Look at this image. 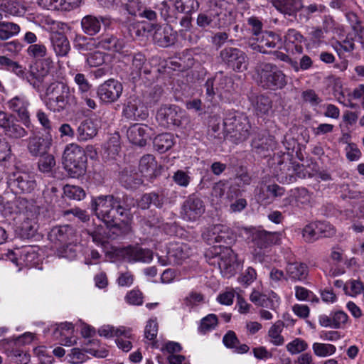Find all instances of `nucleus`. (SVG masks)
<instances>
[{"label":"nucleus","mask_w":364,"mask_h":364,"mask_svg":"<svg viewBox=\"0 0 364 364\" xmlns=\"http://www.w3.org/2000/svg\"><path fill=\"white\" fill-rule=\"evenodd\" d=\"M252 147L258 154L266 156L264 152L275 147V140L272 136L258 134L252 141Z\"/></svg>","instance_id":"29"},{"label":"nucleus","mask_w":364,"mask_h":364,"mask_svg":"<svg viewBox=\"0 0 364 364\" xmlns=\"http://www.w3.org/2000/svg\"><path fill=\"white\" fill-rule=\"evenodd\" d=\"M203 201L197 196H189L183 203L180 212L183 220L188 222L197 221L205 213Z\"/></svg>","instance_id":"13"},{"label":"nucleus","mask_w":364,"mask_h":364,"mask_svg":"<svg viewBox=\"0 0 364 364\" xmlns=\"http://www.w3.org/2000/svg\"><path fill=\"white\" fill-rule=\"evenodd\" d=\"M168 257L174 262L181 263L188 257L187 245L183 243L172 244L168 247Z\"/></svg>","instance_id":"36"},{"label":"nucleus","mask_w":364,"mask_h":364,"mask_svg":"<svg viewBox=\"0 0 364 364\" xmlns=\"http://www.w3.org/2000/svg\"><path fill=\"white\" fill-rule=\"evenodd\" d=\"M38 230L37 223L29 218H26L21 224V231L26 237H32Z\"/></svg>","instance_id":"59"},{"label":"nucleus","mask_w":364,"mask_h":364,"mask_svg":"<svg viewBox=\"0 0 364 364\" xmlns=\"http://www.w3.org/2000/svg\"><path fill=\"white\" fill-rule=\"evenodd\" d=\"M176 33L169 25L159 26L155 30L153 40L160 47H168L174 43Z\"/></svg>","instance_id":"27"},{"label":"nucleus","mask_w":364,"mask_h":364,"mask_svg":"<svg viewBox=\"0 0 364 364\" xmlns=\"http://www.w3.org/2000/svg\"><path fill=\"white\" fill-rule=\"evenodd\" d=\"M203 240L210 245L225 244L228 247L235 241V234L228 226L223 224H215L208 227L203 232Z\"/></svg>","instance_id":"8"},{"label":"nucleus","mask_w":364,"mask_h":364,"mask_svg":"<svg viewBox=\"0 0 364 364\" xmlns=\"http://www.w3.org/2000/svg\"><path fill=\"white\" fill-rule=\"evenodd\" d=\"M122 257L129 262L149 263L153 259L152 252L139 246H128L121 250Z\"/></svg>","instance_id":"21"},{"label":"nucleus","mask_w":364,"mask_h":364,"mask_svg":"<svg viewBox=\"0 0 364 364\" xmlns=\"http://www.w3.org/2000/svg\"><path fill=\"white\" fill-rule=\"evenodd\" d=\"M4 133L8 137L15 139L23 138L27 135L26 130L14 120H11L4 129Z\"/></svg>","instance_id":"47"},{"label":"nucleus","mask_w":364,"mask_h":364,"mask_svg":"<svg viewBox=\"0 0 364 364\" xmlns=\"http://www.w3.org/2000/svg\"><path fill=\"white\" fill-rule=\"evenodd\" d=\"M221 2L219 0H209L208 9L198 14L196 24L198 27L205 28H220L222 25Z\"/></svg>","instance_id":"10"},{"label":"nucleus","mask_w":364,"mask_h":364,"mask_svg":"<svg viewBox=\"0 0 364 364\" xmlns=\"http://www.w3.org/2000/svg\"><path fill=\"white\" fill-rule=\"evenodd\" d=\"M96 46L101 49L119 52L124 48V43L115 36L105 33L97 38Z\"/></svg>","instance_id":"28"},{"label":"nucleus","mask_w":364,"mask_h":364,"mask_svg":"<svg viewBox=\"0 0 364 364\" xmlns=\"http://www.w3.org/2000/svg\"><path fill=\"white\" fill-rule=\"evenodd\" d=\"M122 91V84L118 80L112 78L105 81L98 86L97 95L102 102L111 104L119 99Z\"/></svg>","instance_id":"14"},{"label":"nucleus","mask_w":364,"mask_h":364,"mask_svg":"<svg viewBox=\"0 0 364 364\" xmlns=\"http://www.w3.org/2000/svg\"><path fill=\"white\" fill-rule=\"evenodd\" d=\"M28 55L36 60H41L47 55V48L42 43L30 45L26 50Z\"/></svg>","instance_id":"53"},{"label":"nucleus","mask_w":364,"mask_h":364,"mask_svg":"<svg viewBox=\"0 0 364 364\" xmlns=\"http://www.w3.org/2000/svg\"><path fill=\"white\" fill-rule=\"evenodd\" d=\"M100 121L97 119H86L82 121L77 129V139L80 141H86L97 134Z\"/></svg>","instance_id":"25"},{"label":"nucleus","mask_w":364,"mask_h":364,"mask_svg":"<svg viewBox=\"0 0 364 364\" xmlns=\"http://www.w3.org/2000/svg\"><path fill=\"white\" fill-rule=\"evenodd\" d=\"M98 333L100 336L111 338L114 336H124L127 338L131 336V329L124 326L114 327L110 325H105L98 329Z\"/></svg>","instance_id":"34"},{"label":"nucleus","mask_w":364,"mask_h":364,"mask_svg":"<svg viewBox=\"0 0 364 364\" xmlns=\"http://www.w3.org/2000/svg\"><path fill=\"white\" fill-rule=\"evenodd\" d=\"M272 3L277 10L300 23L307 22L313 14L326 10V6L322 4H312L304 6L301 0H272Z\"/></svg>","instance_id":"3"},{"label":"nucleus","mask_w":364,"mask_h":364,"mask_svg":"<svg viewBox=\"0 0 364 364\" xmlns=\"http://www.w3.org/2000/svg\"><path fill=\"white\" fill-rule=\"evenodd\" d=\"M281 240V235L277 232L256 230L252 235V241L255 247L267 249L272 245H277Z\"/></svg>","instance_id":"22"},{"label":"nucleus","mask_w":364,"mask_h":364,"mask_svg":"<svg viewBox=\"0 0 364 364\" xmlns=\"http://www.w3.org/2000/svg\"><path fill=\"white\" fill-rule=\"evenodd\" d=\"M43 63H45L48 68L47 69H43L41 73H36L33 71L27 73L26 69L17 62H15L11 72L14 73L22 79H26L35 89L39 90L48 73V70L52 65L53 61L50 58H47L43 60Z\"/></svg>","instance_id":"12"},{"label":"nucleus","mask_w":364,"mask_h":364,"mask_svg":"<svg viewBox=\"0 0 364 364\" xmlns=\"http://www.w3.org/2000/svg\"><path fill=\"white\" fill-rule=\"evenodd\" d=\"M29 105L30 103L26 97L22 95L15 96L8 102L9 109L18 115L26 127L30 124Z\"/></svg>","instance_id":"19"},{"label":"nucleus","mask_w":364,"mask_h":364,"mask_svg":"<svg viewBox=\"0 0 364 364\" xmlns=\"http://www.w3.org/2000/svg\"><path fill=\"white\" fill-rule=\"evenodd\" d=\"M156 167L157 163L153 155H144L139 161V170L141 175L145 177L151 178L154 176L155 175Z\"/></svg>","instance_id":"32"},{"label":"nucleus","mask_w":364,"mask_h":364,"mask_svg":"<svg viewBox=\"0 0 364 364\" xmlns=\"http://www.w3.org/2000/svg\"><path fill=\"white\" fill-rule=\"evenodd\" d=\"M95 215L109 226L117 228L125 235L131 231L130 208L124 206L121 200L113 195L100 196L92 200Z\"/></svg>","instance_id":"1"},{"label":"nucleus","mask_w":364,"mask_h":364,"mask_svg":"<svg viewBox=\"0 0 364 364\" xmlns=\"http://www.w3.org/2000/svg\"><path fill=\"white\" fill-rule=\"evenodd\" d=\"M183 116L182 109L175 105H163L158 109L156 120L164 127L179 126Z\"/></svg>","instance_id":"16"},{"label":"nucleus","mask_w":364,"mask_h":364,"mask_svg":"<svg viewBox=\"0 0 364 364\" xmlns=\"http://www.w3.org/2000/svg\"><path fill=\"white\" fill-rule=\"evenodd\" d=\"M170 1L174 6V11L186 14H191L197 11L200 6L198 0H175L174 1Z\"/></svg>","instance_id":"37"},{"label":"nucleus","mask_w":364,"mask_h":364,"mask_svg":"<svg viewBox=\"0 0 364 364\" xmlns=\"http://www.w3.org/2000/svg\"><path fill=\"white\" fill-rule=\"evenodd\" d=\"M316 224L320 237H329L336 232L334 228L328 223L318 221Z\"/></svg>","instance_id":"61"},{"label":"nucleus","mask_w":364,"mask_h":364,"mask_svg":"<svg viewBox=\"0 0 364 364\" xmlns=\"http://www.w3.org/2000/svg\"><path fill=\"white\" fill-rule=\"evenodd\" d=\"M151 129L146 124H134L127 132L128 139L131 143L139 146L146 145L150 138Z\"/></svg>","instance_id":"24"},{"label":"nucleus","mask_w":364,"mask_h":364,"mask_svg":"<svg viewBox=\"0 0 364 364\" xmlns=\"http://www.w3.org/2000/svg\"><path fill=\"white\" fill-rule=\"evenodd\" d=\"M123 114L125 117L132 120H143L149 115L146 107L137 97L129 99L123 109Z\"/></svg>","instance_id":"20"},{"label":"nucleus","mask_w":364,"mask_h":364,"mask_svg":"<svg viewBox=\"0 0 364 364\" xmlns=\"http://www.w3.org/2000/svg\"><path fill=\"white\" fill-rule=\"evenodd\" d=\"M38 165L41 172L50 173L55 166V158L51 154L45 155L39 159Z\"/></svg>","instance_id":"56"},{"label":"nucleus","mask_w":364,"mask_h":364,"mask_svg":"<svg viewBox=\"0 0 364 364\" xmlns=\"http://www.w3.org/2000/svg\"><path fill=\"white\" fill-rule=\"evenodd\" d=\"M56 254L58 257L73 260L77 257V246L73 244L63 245L58 249Z\"/></svg>","instance_id":"57"},{"label":"nucleus","mask_w":364,"mask_h":364,"mask_svg":"<svg viewBox=\"0 0 364 364\" xmlns=\"http://www.w3.org/2000/svg\"><path fill=\"white\" fill-rule=\"evenodd\" d=\"M154 26V24L149 25L146 22L133 23L128 27L129 34L133 39L144 37L151 31L150 28H153Z\"/></svg>","instance_id":"43"},{"label":"nucleus","mask_w":364,"mask_h":364,"mask_svg":"<svg viewBox=\"0 0 364 364\" xmlns=\"http://www.w3.org/2000/svg\"><path fill=\"white\" fill-rule=\"evenodd\" d=\"M286 272L291 280L301 281L307 277L309 269L305 263L294 262L287 264Z\"/></svg>","instance_id":"30"},{"label":"nucleus","mask_w":364,"mask_h":364,"mask_svg":"<svg viewBox=\"0 0 364 364\" xmlns=\"http://www.w3.org/2000/svg\"><path fill=\"white\" fill-rule=\"evenodd\" d=\"M150 73V65L146 62L145 55L141 53L135 54L132 58L130 66L129 77L131 80L135 82L139 80L141 73L148 75Z\"/></svg>","instance_id":"26"},{"label":"nucleus","mask_w":364,"mask_h":364,"mask_svg":"<svg viewBox=\"0 0 364 364\" xmlns=\"http://www.w3.org/2000/svg\"><path fill=\"white\" fill-rule=\"evenodd\" d=\"M287 350L291 355L304 352L309 348L308 343L301 338H296L286 346Z\"/></svg>","instance_id":"50"},{"label":"nucleus","mask_w":364,"mask_h":364,"mask_svg":"<svg viewBox=\"0 0 364 364\" xmlns=\"http://www.w3.org/2000/svg\"><path fill=\"white\" fill-rule=\"evenodd\" d=\"M254 109L258 116L267 114L272 109L271 100L264 95L257 96L254 102Z\"/></svg>","instance_id":"44"},{"label":"nucleus","mask_w":364,"mask_h":364,"mask_svg":"<svg viewBox=\"0 0 364 364\" xmlns=\"http://www.w3.org/2000/svg\"><path fill=\"white\" fill-rule=\"evenodd\" d=\"M222 61L235 71L241 72L247 68L245 53L236 48L227 47L220 51Z\"/></svg>","instance_id":"15"},{"label":"nucleus","mask_w":364,"mask_h":364,"mask_svg":"<svg viewBox=\"0 0 364 364\" xmlns=\"http://www.w3.org/2000/svg\"><path fill=\"white\" fill-rule=\"evenodd\" d=\"M224 126L236 144L245 141L250 134L248 118L241 113H230L224 119Z\"/></svg>","instance_id":"6"},{"label":"nucleus","mask_w":364,"mask_h":364,"mask_svg":"<svg viewBox=\"0 0 364 364\" xmlns=\"http://www.w3.org/2000/svg\"><path fill=\"white\" fill-rule=\"evenodd\" d=\"M311 196L305 188H297L291 191L289 196L284 199L285 205L299 206L310 202Z\"/></svg>","instance_id":"31"},{"label":"nucleus","mask_w":364,"mask_h":364,"mask_svg":"<svg viewBox=\"0 0 364 364\" xmlns=\"http://www.w3.org/2000/svg\"><path fill=\"white\" fill-rule=\"evenodd\" d=\"M348 98L346 100L345 98L344 93L342 92L338 97V100L341 103H343L346 106L354 107V105L351 103V100L362 99V106L364 109V85H359L352 92H348Z\"/></svg>","instance_id":"40"},{"label":"nucleus","mask_w":364,"mask_h":364,"mask_svg":"<svg viewBox=\"0 0 364 364\" xmlns=\"http://www.w3.org/2000/svg\"><path fill=\"white\" fill-rule=\"evenodd\" d=\"M219 254L218 266L223 277L230 278L235 273L237 255L230 247H224Z\"/></svg>","instance_id":"18"},{"label":"nucleus","mask_w":364,"mask_h":364,"mask_svg":"<svg viewBox=\"0 0 364 364\" xmlns=\"http://www.w3.org/2000/svg\"><path fill=\"white\" fill-rule=\"evenodd\" d=\"M303 237L308 242H313L320 237L318 232L316 230V223L305 226L303 230Z\"/></svg>","instance_id":"60"},{"label":"nucleus","mask_w":364,"mask_h":364,"mask_svg":"<svg viewBox=\"0 0 364 364\" xmlns=\"http://www.w3.org/2000/svg\"><path fill=\"white\" fill-rule=\"evenodd\" d=\"M158 323L156 319H149L144 330L145 338L149 341H154L157 336Z\"/></svg>","instance_id":"63"},{"label":"nucleus","mask_w":364,"mask_h":364,"mask_svg":"<svg viewBox=\"0 0 364 364\" xmlns=\"http://www.w3.org/2000/svg\"><path fill=\"white\" fill-rule=\"evenodd\" d=\"M314 353L318 357H327L336 352V346L330 343H314L312 345Z\"/></svg>","instance_id":"49"},{"label":"nucleus","mask_w":364,"mask_h":364,"mask_svg":"<svg viewBox=\"0 0 364 364\" xmlns=\"http://www.w3.org/2000/svg\"><path fill=\"white\" fill-rule=\"evenodd\" d=\"M304 41V37L298 31L290 28L289 29L285 36L284 41L287 43L299 44Z\"/></svg>","instance_id":"62"},{"label":"nucleus","mask_w":364,"mask_h":364,"mask_svg":"<svg viewBox=\"0 0 364 364\" xmlns=\"http://www.w3.org/2000/svg\"><path fill=\"white\" fill-rule=\"evenodd\" d=\"M64 195L73 200H80L85 197V191L80 186L65 185L63 187Z\"/></svg>","instance_id":"51"},{"label":"nucleus","mask_w":364,"mask_h":364,"mask_svg":"<svg viewBox=\"0 0 364 364\" xmlns=\"http://www.w3.org/2000/svg\"><path fill=\"white\" fill-rule=\"evenodd\" d=\"M0 9L15 16H22L26 13V8L15 0H3L0 3Z\"/></svg>","instance_id":"38"},{"label":"nucleus","mask_w":364,"mask_h":364,"mask_svg":"<svg viewBox=\"0 0 364 364\" xmlns=\"http://www.w3.org/2000/svg\"><path fill=\"white\" fill-rule=\"evenodd\" d=\"M33 352L41 364H51L53 361L50 350L43 346L34 348Z\"/></svg>","instance_id":"54"},{"label":"nucleus","mask_w":364,"mask_h":364,"mask_svg":"<svg viewBox=\"0 0 364 364\" xmlns=\"http://www.w3.org/2000/svg\"><path fill=\"white\" fill-rule=\"evenodd\" d=\"M274 175L281 183H291L296 180L297 167L299 164L292 163L289 158L285 157V154L274 155L273 157Z\"/></svg>","instance_id":"9"},{"label":"nucleus","mask_w":364,"mask_h":364,"mask_svg":"<svg viewBox=\"0 0 364 364\" xmlns=\"http://www.w3.org/2000/svg\"><path fill=\"white\" fill-rule=\"evenodd\" d=\"M51 41L53 50L58 56H65L68 53L70 46L65 35L57 33L52 36Z\"/></svg>","instance_id":"33"},{"label":"nucleus","mask_w":364,"mask_h":364,"mask_svg":"<svg viewBox=\"0 0 364 364\" xmlns=\"http://www.w3.org/2000/svg\"><path fill=\"white\" fill-rule=\"evenodd\" d=\"M63 165L73 178L82 176L86 169L87 156L82 147L77 144H70L63 152Z\"/></svg>","instance_id":"4"},{"label":"nucleus","mask_w":364,"mask_h":364,"mask_svg":"<svg viewBox=\"0 0 364 364\" xmlns=\"http://www.w3.org/2000/svg\"><path fill=\"white\" fill-rule=\"evenodd\" d=\"M14 184L24 193H29L36 187L34 179L27 173L16 174L14 180Z\"/></svg>","instance_id":"35"},{"label":"nucleus","mask_w":364,"mask_h":364,"mask_svg":"<svg viewBox=\"0 0 364 364\" xmlns=\"http://www.w3.org/2000/svg\"><path fill=\"white\" fill-rule=\"evenodd\" d=\"M333 318V328H341L346 323L348 319V315L343 311L331 313Z\"/></svg>","instance_id":"64"},{"label":"nucleus","mask_w":364,"mask_h":364,"mask_svg":"<svg viewBox=\"0 0 364 364\" xmlns=\"http://www.w3.org/2000/svg\"><path fill=\"white\" fill-rule=\"evenodd\" d=\"M110 23V19L107 17L87 15L81 20V27L85 34L95 36L100 32L102 24L109 26Z\"/></svg>","instance_id":"23"},{"label":"nucleus","mask_w":364,"mask_h":364,"mask_svg":"<svg viewBox=\"0 0 364 364\" xmlns=\"http://www.w3.org/2000/svg\"><path fill=\"white\" fill-rule=\"evenodd\" d=\"M52 142L50 133L41 134L40 132H33L28 139L27 149L33 156H41L50 149Z\"/></svg>","instance_id":"17"},{"label":"nucleus","mask_w":364,"mask_h":364,"mask_svg":"<svg viewBox=\"0 0 364 364\" xmlns=\"http://www.w3.org/2000/svg\"><path fill=\"white\" fill-rule=\"evenodd\" d=\"M21 31L18 24L9 21H0V39L7 40L17 36Z\"/></svg>","instance_id":"42"},{"label":"nucleus","mask_w":364,"mask_h":364,"mask_svg":"<svg viewBox=\"0 0 364 364\" xmlns=\"http://www.w3.org/2000/svg\"><path fill=\"white\" fill-rule=\"evenodd\" d=\"M121 181L129 188H135L143 183L142 178L137 173H132L127 169L122 171Z\"/></svg>","instance_id":"45"},{"label":"nucleus","mask_w":364,"mask_h":364,"mask_svg":"<svg viewBox=\"0 0 364 364\" xmlns=\"http://www.w3.org/2000/svg\"><path fill=\"white\" fill-rule=\"evenodd\" d=\"M252 50L262 53H272L274 49L282 47V38L272 31L262 32L258 36L252 38L249 42Z\"/></svg>","instance_id":"11"},{"label":"nucleus","mask_w":364,"mask_h":364,"mask_svg":"<svg viewBox=\"0 0 364 364\" xmlns=\"http://www.w3.org/2000/svg\"><path fill=\"white\" fill-rule=\"evenodd\" d=\"M313 65V60L311 58L307 55H304L299 60L298 63L296 60H294V62H291V67L293 70L298 73L300 70H306L311 68Z\"/></svg>","instance_id":"58"},{"label":"nucleus","mask_w":364,"mask_h":364,"mask_svg":"<svg viewBox=\"0 0 364 364\" xmlns=\"http://www.w3.org/2000/svg\"><path fill=\"white\" fill-rule=\"evenodd\" d=\"M73 233V228L71 226L62 225L54 227L50 232V237L52 240H57L59 242H65L69 239V236Z\"/></svg>","instance_id":"46"},{"label":"nucleus","mask_w":364,"mask_h":364,"mask_svg":"<svg viewBox=\"0 0 364 364\" xmlns=\"http://www.w3.org/2000/svg\"><path fill=\"white\" fill-rule=\"evenodd\" d=\"M46 95L47 108L55 113L73 110L77 104L74 90L62 82H51L46 90Z\"/></svg>","instance_id":"2"},{"label":"nucleus","mask_w":364,"mask_h":364,"mask_svg":"<svg viewBox=\"0 0 364 364\" xmlns=\"http://www.w3.org/2000/svg\"><path fill=\"white\" fill-rule=\"evenodd\" d=\"M205 88L207 97L211 101L215 95L221 98L228 99L235 90V85L231 77L219 72L213 78L206 81Z\"/></svg>","instance_id":"7"},{"label":"nucleus","mask_w":364,"mask_h":364,"mask_svg":"<svg viewBox=\"0 0 364 364\" xmlns=\"http://www.w3.org/2000/svg\"><path fill=\"white\" fill-rule=\"evenodd\" d=\"M284 323L282 321H276L269 329L268 336L269 341L274 346H282L284 343V338L282 336Z\"/></svg>","instance_id":"41"},{"label":"nucleus","mask_w":364,"mask_h":364,"mask_svg":"<svg viewBox=\"0 0 364 364\" xmlns=\"http://www.w3.org/2000/svg\"><path fill=\"white\" fill-rule=\"evenodd\" d=\"M259 83L265 89L277 90L284 88L287 84L286 75L272 63H262L257 67Z\"/></svg>","instance_id":"5"},{"label":"nucleus","mask_w":364,"mask_h":364,"mask_svg":"<svg viewBox=\"0 0 364 364\" xmlns=\"http://www.w3.org/2000/svg\"><path fill=\"white\" fill-rule=\"evenodd\" d=\"M345 293L350 296H355L361 294L363 290V284L359 280H350L343 287Z\"/></svg>","instance_id":"55"},{"label":"nucleus","mask_w":364,"mask_h":364,"mask_svg":"<svg viewBox=\"0 0 364 364\" xmlns=\"http://www.w3.org/2000/svg\"><path fill=\"white\" fill-rule=\"evenodd\" d=\"M87 232L97 245L103 246L106 242V231L104 227L99 225L93 230H87Z\"/></svg>","instance_id":"52"},{"label":"nucleus","mask_w":364,"mask_h":364,"mask_svg":"<svg viewBox=\"0 0 364 364\" xmlns=\"http://www.w3.org/2000/svg\"><path fill=\"white\" fill-rule=\"evenodd\" d=\"M218 323V319L215 314H210L203 318L200 321L198 331L202 334H205L216 328Z\"/></svg>","instance_id":"48"},{"label":"nucleus","mask_w":364,"mask_h":364,"mask_svg":"<svg viewBox=\"0 0 364 364\" xmlns=\"http://www.w3.org/2000/svg\"><path fill=\"white\" fill-rule=\"evenodd\" d=\"M173 136L170 133H164L156 136L154 139V146L160 153L169 150L173 145Z\"/></svg>","instance_id":"39"}]
</instances>
